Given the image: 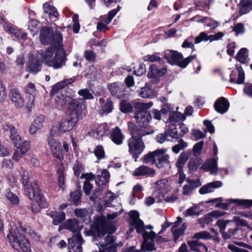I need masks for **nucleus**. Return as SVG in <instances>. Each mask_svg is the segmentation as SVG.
<instances>
[{
    "label": "nucleus",
    "mask_w": 252,
    "mask_h": 252,
    "mask_svg": "<svg viewBox=\"0 0 252 252\" xmlns=\"http://www.w3.org/2000/svg\"><path fill=\"white\" fill-rule=\"evenodd\" d=\"M25 91L26 94H28L34 96L36 91L34 84L32 83H28L25 87Z\"/></svg>",
    "instance_id": "13d9d810"
},
{
    "label": "nucleus",
    "mask_w": 252,
    "mask_h": 252,
    "mask_svg": "<svg viewBox=\"0 0 252 252\" xmlns=\"http://www.w3.org/2000/svg\"><path fill=\"white\" fill-rule=\"evenodd\" d=\"M203 144L204 143L203 141H200L194 146L193 148V153L194 155L197 156L200 154Z\"/></svg>",
    "instance_id": "e2e57ef3"
},
{
    "label": "nucleus",
    "mask_w": 252,
    "mask_h": 252,
    "mask_svg": "<svg viewBox=\"0 0 252 252\" xmlns=\"http://www.w3.org/2000/svg\"><path fill=\"white\" fill-rule=\"evenodd\" d=\"M229 103L227 100L222 97L219 98L214 104L215 110L219 113L223 114L228 109Z\"/></svg>",
    "instance_id": "bb28decb"
},
{
    "label": "nucleus",
    "mask_w": 252,
    "mask_h": 252,
    "mask_svg": "<svg viewBox=\"0 0 252 252\" xmlns=\"http://www.w3.org/2000/svg\"><path fill=\"white\" fill-rule=\"evenodd\" d=\"M229 204L231 203L237 204L239 205H244L247 207H249L252 205V200H240L236 199H229L227 200Z\"/></svg>",
    "instance_id": "37998d69"
},
{
    "label": "nucleus",
    "mask_w": 252,
    "mask_h": 252,
    "mask_svg": "<svg viewBox=\"0 0 252 252\" xmlns=\"http://www.w3.org/2000/svg\"><path fill=\"white\" fill-rule=\"evenodd\" d=\"M121 9V6L118 5L116 9L110 11L107 15V17L105 16L101 17V20L106 24H109L111 21L113 17L116 15L119 11Z\"/></svg>",
    "instance_id": "ea45409f"
},
{
    "label": "nucleus",
    "mask_w": 252,
    "mask_h": 252,
    "mask_svg": "<svg viewBox=\"0 0 252 252\" xmlns=\"http://www.w3.org/2000/svg\"><path fill=\"white\" fill-rule=\"evenodd\" d=\"M185 216H198L199 215V208L196 206H193L187 209L184 213Z\"/></svg>",
    "instance_id": "6e6d98bb"
},
{
    "label": "nucleus",
    "mask_w": 252,
    "mask_h": 252,
    "mask_svg": "<svg viewBox=\"0 0 252 252\" xmlns=\"http://www.w3.org/2000/svg\"><path fill=\"white\" fill-rule=\"evenodd\" d=\"M218 157L215 158H211L207 160L200 167V169L205 171H210L212 174H216L218 171L217 162Z\"/></svg>",
    "instance_id": "f3484780"
},
{
    "label": "nucleus",
    "mask_w": 252,
    "mask_h": 252,
    "mask_svg": "<svg viewBox=\"0 0 252 252\" xmlns=\"http://www.w3.org/2000/svg\"><path fill=\"white\" fill-rule=\"evenodd\" d=\"M31 142L29 141H25L23 142L20 141V144L18 146H15L19 149L21 155L25 154L31 148Z\"/></svg>",
    "instance_id": "a19ab883"
},
{
    "label": "nucleus",
    "mask_w": 252,
    "mask_h": 252,
    "mask_svg": "<svg viewBox=\"0 0 252 252\" xmlns=\"http://www.w3.org/2000/svg\"><path fill=\"white\" fill-rule=\"evenodd\" d=\"M117 209H119L120 211L118 212H115L112 214H108L107 215V218L109 220H113L116 218L118 216L123 213L124 209L122 208V204L120 202L116 205Z\"/></svg>",
    "instance_id": "4d7b16f0"
},
{
    "label": "nucleus",
    "mask_w": 252,
    "mask_h": 252,
    "mask_svg": "<svg viewBox=\"0 0 252 252\" xmlns=\"http://www.w3.org/2000/svg\"><path fill=\"white\" fill-rule=\"evenodd\" d=\"M40 62L36 59L33 55H29V61L28 63V71L33 74H36L40 70Z\"/></svg>",
    "instance_id": "aec40b11"
},
{
    "label": "nucleus",
    "mask_w": 252,
    "mask_h": 252,
    "mask_svg": "<svg viewBox=\"0 0 252 252\" xmlns=\"http://www.w3.org/2000/svg\"><path fill=\"white\" fill-rule=\"evenodd\" d=\"M189 153L188 152L182 153L178 158L175 165L178 169H182L184 165L189 158Z\"/></svg>",
    "instance_id": "4c0bfd02"
},
{
    "label": "nucleus",
    "mask_w": 252,
    "mask_h": 252,
    "mask_svg": "<svg viewBox=\"0 0 252 252\" xmlns=\"http://www.w3.org/2000/svg\"><path fill=\"white\" fill-rule=\"evenodd\" d=\"M186 117L182 113L179 112H173L170 114L168 121L170 123H173L181 120L184 121Z\"/></svg>",
    "instance_id": "79ce46f5"
},
{
    "label": "nucleus",
    "mask_w": 252,
    "mask_h": 252,
    "mask_svg": "<svg viewBox=\"0 0 252 252\" xmlns=\"http://www.w3.org/2000/svg\"><path fill=\"white\" fill-rule=\"evenodd\" d=\"M81 193L79 191L76 190L70 193V198L75 204H77L80 200Z\"/></svg>",
    "instance_id": "774afa93"
},
{
    "label": "nucleus",
    "mask_w": 252,
    "mask_h": 252,
    "mask_svg": "<svg viewBox=\"0 0 252 252\" xmlns=\"http://www.w3.org/2000/svg\"><path fill=\"white\" fill-rule=\"evenodd\" d=\"M2 128L4 131H9L10 139L13 142L14 146H18L20 144L21 136L18 133L17 130L14 126L4 124L2 125Z\"/></svg>",
    "instance_id": "ddd939ff"
},
{
    "label": "nucleus",
    "mask_w": 252,
    "mask_h": 252,
    "mask_svg": "<svg viewBox=\"0 0 252 252\" xmlns=\"http://www.w3.org/2000/svg\"><path fill=\"white\" fill-rule=\"evenodd\" d=\"M48 215L53 219V223L57 225L63 221L65 218L64 212H50Z\"/></svg>",
    "instance_id": "473e14b6"
},
{
    "label": "nucleus",
    "mask_w": 252,
    "mask_h": 252,
    "mask_svg": "<svg viewBox=\"0 0 252 252\" xmlns=\"http://www.w3.org/2000/svg\"><path fill=\"white\" fill-rule=\"evenodd\" d=\"M133 105L134 108L136 110L134 114V118L137 123L140 126L139 128L143 127L147 130H150L144 126L152 120L151 114L147 112V110L152 107L153 103L152 102L148 103L133 102ZM136 126L138 128L137 126Z\"/></svg>",
    "instance_id": "39448f33"
},
{
    "label": "nucleus",
    "mask_w": 252,
    "mask_h": 252,
    "mask_svg": "<svg viewBox=\"0 0 252 252\" xmlns=\"http://www.w3.org/2000/svg\"><path fill=\"white\" fill-rule=\"evenodd\" d=\"M38 24V22L34 20H31L29 22V29L30 30L33 36L36 35L37 33Z\"/></svg>",
    "instance_id": "864d4df0"
},
{
    "label": "nucleus",
    "mask_w": 252,
    "mask_h": 252,
    "mask_svg": "<svg viewBox=\"0 0 252 252\" xmlns=\"http://www.w3.org/2000/svg\"><path fill=\"white\" fill-rule=\"evenodd\" d=\"M78 93L84 99H91L94 98L92 94L87 89L81 90L78 91Z\"/></svg>",
    "instance_id": "052dcab7"
},
{
    "label": "nucleus",
    "mask_w": 252,
    "mask_h": 252,
    "mask_svg": "<svg viewBox=\"0 0 252 252\" xmlns=\"http://www.w3.org/2000/svg\"><path fill=\"white\" fill-rule=\"evenodd\" d=\"M13 248L19 252H31V245L28 239L20 234L18 230L10 231L7 236Z\"/></svg>",
    "instance_id": "423d86ee"
},
{
    "label": "nucleus",
    "mask_w": 252,
    "mask_h": 252,
    "mask_svg": "<svg viewBox=\"0 0 252 252\" xmlns=\"http://www.w3.org/2000/svg\"><path fill=\"white\" fill-rule=\"evenodd\" d=\"M186 228L185 223H182V219L180 217L177 218L176 221L172 226V231L174 236V241H176L180 235L184 233Z\"/></svg>",
    "instance_id": "dca6fc26"
},
{
    "label": "nucleus",
    "mask_w": 252,
    "mask_h": 252,
    "mask_svg": "<svg viewBox=\"0 0 252 252\" xmlns=\"http://www.w3.org/2000/svg\"><path fill=\"white\" fill-rule=\"evenodd\" d=\"M49 149L53 155L60 160L63 159L64 152L62 150L61 144L59 141L51 137L48 139Z\"/></svg>",
    "instance_id": "9b49d317"
},
{
    "label": "nucleus",
    "mask_w": 252,
    "mask_h": 252,
    "mask_svg": "<svg viewBox=\"0 0 252 252\" xmlns=\"http://www.w3.org/2000/svg\"><path fill=\"white\" fill-rule=\"evenodd\" d=\"M196 57V56L194 55L183 59L182 53L174 50H167L164 54V57L168 63L171 64H176L182 68H185Z\"/></svg>",
    "instance_id": "6e6552de"
},
{
    "label": "nucleus",
    "mask_w": 252,
    "mask_h": 252,
    "mask_svg": "<svg viewBox=\"0 0 252 252\" xmlns=\"http://www.w3.org/2000/svg\"><path fill=\"white\" fill-rule=\"evenodd\" d=\"M144 62H156L162 61L161 58L158 56V53L145 56L143 58Z\"/></svg>",
    "instance_id": "3c124183"
},
{
    "label": "nucleus",
    "mask_w": 252,
    "mask_h": 252,
    "mask_svg": "<svg viewBox=\"0 0 252 252\" xmlns=\"http://www.w3.org/2000/svg\"><path fill=\"white\" fill-rule=\"evenodd\" d=\"M252 10V0H241L240 13L245 14Z\"/></svg>",
    "instance_id": "f704fd0d"
},
{
    "label": "nucleus",
    "mask_w": 252,
    "mask_h": 252,
    "mask_svg": "<svg viewBox=\"0 0 252 252\" xmlns=\"http://www.w3.org/2000/svg\"><path fill=\"white\" fill-rule=\"evenodd\" d=\"M110 138L115 144L120 145L123 143L125 135L122 133L121 129L117 126L112 130L111 133Z\"/></svg>",
    "instance_id": "cd10ccee"
},
{
    "label": "nucleus",
    "mask_w": 252,
    "mask_h": 252,
    "mask_svg": "<svg viewBox=\"0 0 252 252\" xmlns=\"http://www.w3.org/2000/svg\"><path fill=\"white\" fill-rule=\"evenodd\" d=\"M118 198V196L115 195L111 191H107L104 197L103 201L105 207H116L113 203Z\"/></svg>",
    "instance_id": "72a5a7b5"
},
{
    "label": "nucleus",
    "mask_w": 252,
    "mask_h": 252,
    "mask_svg": "<svg viewBox=\"0 0 252 252\" xmlns=\"http://www.w3.org/2000/svg\"><path fill=\"white\" fill-rule=\"evenodd\" d=\"M94 229L99 236H103L106 233H113L116 229L113 225L108 223L104 216L97 218L94 222Z\"/></svg>",
    "instance_id": "9d476101"
},
{
    "label": "nucleus",
    "mask_w": 252,
    "mask_h": 252,
    "mask_svg": "<svg viewBox=\"0 0 252 252\" xmlns=\"http://www.w3.org/2000/svg\"><path fill=\"white\" fill-rule=\"evenodd\" d=\"M236 71H233L230 74V82L238 84H243L245 80L244 71L240 65H236Z\"/></svg>",
    "instance_id": "2eb2a0df"
},
{
    "label": "nucleus",
    "mask_w": 252,
    "mask_h": 252,
    "mask_svg": "<svg viewBox=\"0 0 252 252\" xmlns=\"http://www.w3.org/2000/svg\"><path fill=\"white\" fill-rule=\"evenodd\" d=\"M231 221V220H219L217 222V225L220 227V232L224 239L230 238L231 236L234 235L235 231L237 230L236 228H235L234 229H230L228 230L227 232H225L226 225Z\"/></svg>",
    "instance_id": "4468645a"
},
{
    "label": "nucleus",
    "mask_w": 252,
    "mask_h": 252,
    "mask_svg": "<svg viewBox=\"0 0 252 252\" xmlns=\"http://www.w3.org/2000/svg\"><path fill=\"white\" fill-rule=\"evenodd\" d=\"M83 240L80 234H74L73 236L68 239V249L69 252H82L81 245Z\"/></svg>",
    "instance_id": "f8f14e48"
},
{
    "label": "nucleus",
    "mask_w": 252,
    "mask_h": 252,
    "mask_svg": "<svg viewBox=\"0 0 252 252\" xmlns=\"http://www.w3.org/2000/svg\"><path fill=\"white\" fill-rule=\"evenodd\" d=\"M4 29L6 31L9 32L10 33L13 34L16 37L25 40L27 38V33L22 32L20 30L15 29L13 28L5 25Z\"/></svg>",
    "instance_id": "e433bc0d"
},
{
    "label": "nucleus",
    "mask_w": 252,
    "mask_h": 252,
    "mask_svg": "<svg viewBox=\"0 0 252 252\" xmlns=\"http://www.w3.org/2000/svg\"><path fill=\"white\" fill-rule=\"evenodd\" d=\"M84 56L86 60L88 61H94L96 57V55L94 52L91 50H86L85 51Z\"/></svg>",
    "instance_id": "0e129e2a"
},
{
    "label": "nucleus",
    "mask_w": 252,
    "mask_h": 252,
    "mask_svg": "<svg viewBox=\"0 0 252 252\" xmlns=\"http://www.w3.org/2000/svg\"><path fill=\"white\" fill-rule=\"evenodd\" d=\"M188 146L187 143L183 139L179 140V143L172 147V151L175 154H178L180 151Z\"/></svg>",
    "instance_id": "de8ad7c7"
},
{
    "label": "nucleus",
    "mask_w": 252,
    "mask_h": 252,
    "mask_svg": "<svg viewBox=\"0 0 252 252\" xmlns=\"http://www.w3.org/2000/svg\"><path fill=\"white\" fill-rule=\"evenodd\" d=\"M156 174V171L147 166L141 165L136 168L133 172V175L135 176H154Z\"/></svg>",
    "instance_id": "b1692460"
},
{
    "label": "nucleus",
    "mask_w": 252,
    "mask_h": 252,
    "mask_svg": "<svg viewBox=\"0 0 252 252\" xmlns=\"http://www.w3.org/2000/svg\"><path fill=\"white\" fill-rule=\"evenodd\" d=\"M9 153V149L0 141V157L7 156Z\"/></svg>",
    "instance_id": "69168bd1"
},
{
    "label": "nucleus",
    "mask_w": 252,
    "mask_h": 252,
    "mask_svg": "<svg viewBox=\"0 0 252 252\" xmlns=\"http://www.w3.org/2000/svg\"><path fill=\"white\" fill-rule=\"evenodd\" d=\"M74 81V79L72 78L65 79L57 83L53 88V92L57 94V99H56L57 103L61 105L69 104V109L70 110H71L68 118L62 120L59 126L58 130L61 133H65L72 129L79 121L78 114L79 106L78 104L74 102L71 103V98L69 96L64 95L63 91L61 93H58L60 89L72 83Z\"/></svg>",
    "instance_id": "f257e3e1"
},
{
    "label": "nucleus",
    "mask_w": 252,
    "mask_h": 252,
    "mask_svg": "<svg viewBox=\"0 0 252 252\" xmlns=\"http://www.w3.org/2000/svg\"><path fill=\"white\" fill-rule=\"evenodd\" d=\"M223 215V213H220L218 211H213L210 213L209 215L206 216L204 218L205 221L207 223H209L210 222L212 221V219L211 218V216L217 218L219 217L222 216Z\"/></svg>",
    "instance_id": "680f3d73"
},
{
    "label": "nucleus",
    "mask_w": 252,
    "mask_h": 252,
    "mask_svg": "<svg viewBox=\"0 0 252 252\" xmlns=\"http://www.w3.org/2000/svg\"><path fill=\"white\" fill-rule=\"evenodd\" d=\"M94 153L98 159H102L105 157V152L102 146L98 145L96 146L94 151Z\"/></svg>",
    "instance_id": "5fc2aeb1"
},
{
    "label": "nucleus",
    "mask_w": 252,
    "mask_h": 252,
    "mask_svg": "<svg viewBox=\"0 0 252 252\" xmlns=\"http://www.w3.org/2000/svg\"><path fill=\"white\" fill-rule=\"evenodd\" d=\"M37 57L54 69H59L65 64L64 51L62 46H49L45 50H39Z\"/></svg>",
    "instance_id": "20e7f679"
},
{
    "label": "nucleus",
    "mask_w": 252,
    "mask_h": 252,
    "mask_svg": "<svg viewBox=\"0 0 252 252\" xmlns=\"http://www.w3.org/2000/svg\"><path fill=\"white\" fill-rule=\"evenodd\" d=\"M170 156L168 154H159L157 157L156 166L158 168H163L165 165L168 164Z\"/></svg>",
    "instance_id": "7c9ffc66"
},
{
    "label": "nucleus",
    "mask_w": 252,
    "mask_h": 252,
    "mask_svg": "<svg viewBox=\"0 0 252 252\" xmlns=\"http://www.w3.org/2000/svg\"><path fill=\"white\" fill-rule=\"evenodd\" d=\"M24 188L26 194L30 199H34L41 208L46 207L47 202L45 197L36 185L33 187L30 184L24 186Z\"/></svg>",
    "instance_id": "1a4fd4ad"
},
{
    "label": "nucleus",
    "mask_w": 252,
    "mask_h": 252,
    "mask_svg": "<svg viewBox=\"0 0 252 252\" xmlns=\"http://www.w3.org/2000/svg\"><path fill=\"white\" fill-rule=\"evenodd\" d=\"M40 40L42 44H50V46H62L63 37L58 31L55 32L48 28H43L40 32Z\"/></svg>",
    "instance_id": "0eeeda50"
},
{
    "label": "nucleus",
    "mask_w": 252,
    "mask_h": 252,
    "mask_svg": "<svg viewBox=\"0 0 252 252\" xmlns=\"http://www.w3.org/2000/svg\"><path fill=\"white\" fill-rule=\"evenodd\" d=\"M236 59L243 63L246 62L248 59V50L246 48L241 49L236 56Z\"/></svg>",
    "instance_id": "49530a36"
},
{
    "label": "nucleus",
    "mask_w": 252,
    "mask_h": 252,
    "mask_svg": "<svg viewBox=\"0 0 252 252\" xmlns=\"http://www.w3.org/2000/svg\"><path fill=\"white\" fill-rule=\"evenodd\" d=\"M128 129L131 135L127 142L128 152L136 161L146 147L142 138L153 133L154 131L147 130L143 127L137 128L132 122L128 123Z\"/></svg>",
    "instance_id": "f03ea898"
},
{
    "label": "nucleus",
    "mask_w": 252,
    "mask_h": 252,
    "mask_svg": "<svg viewBox=\"0 0 252 252\" xmlns=\"http://www.w3.org/2000/svg\"><path fill=\"white\" fill-rule=\"evenodd\" d=\"M64 228L67 229L75 234H80L82 227L80 225L79 222L75 219H69L67 220L65 224Z\"/></svg>",
    "instance_id": "a878e982"
},
{
    "label": "nucleus",
    "mask_w": 252,
    "mask_h": 252,
    "mask_svg": "<svg viewBox=\"0 0 252 252\" xmlns=\"http://www.w3.org/2000/svg\"><path fill=\"white\" fill-rule=\"evenodd\" d=\"M222 185V182L219 181L210 182L202 187L199 192L201 194L209 193L212 192L214 189L221 187Z\"/></svg>",
    "instance_id": "393cba45"
},
{
    "label": "nucleus",
    "mask_w": 252,
    "mask_h": 252,
    "mask_svg": "<svg viewBox=\"0 0 252 252\" xmlns=\"http://www.w3.org/2000/svg\"><path fill=\"white\" fill-rule=\"evenodd\" d=\"M129 223L136 229L137 233L142 232L144 241L141 245L143 249L146 251H153L156 249L154 244V239L156 234L153 231L148 232L145 230V228L152 229L153 226L151 225L145 226L143 222L139 219V214L136 211H131L129 212Z\"/></svg>",
    "instance_id": "7ed1b4c3"
},
{
    "label": "nucleus",
    "mask_w": 252,
    "mask_h": 252,
    "mask_svg": "<svg viewBox=\"0 0 252 252\" xmlns=\"http://www.w3.org/2000/svg\"><path fill=\"white\" fill-rule=\"evenodd\" d=\"M64 171V166L62 164H61L59 166L57 171V174L58 179V186L62 190H63L65 188Z\"/></svg>",
    "instance_id": "c756f323"
},
{
    "label": "nucleus",
    "mask_w": 252,
    "mask_h": 252,
    "mask_svg": "<svg viewBox=\"0 0 252 252\" xmlns=\"http://www.w3.org/2000/svg\"><path fill=\"white\" fill-rule=\"evenodd\" d=\"M113 109V103L112 101L107 100L104 106L103 107L102 110L100 111V113L101 115L104 113H111Z\"/></svg>",
    "instance_id": "bf43d9fd"
},
{
    "label": "nucleus",
    "mask_w": 252,
    "mask_h": 252,
    "mask_svg": "<svg viewBox=\"0 0 252 252\" xmlns=\"http://www.w3.org/2000/svg\"><path fill=\"white\" fill-rule=\"evenodd\" d=\"M188 244L190 249L193 251L207 252L208 251L207 247L198 241H189L188 242Z\"/></svg>",
    "instance_id": "2f4dec72"
},
{
    "label": "nucleus",
    "mask_w": 252,
    "mask_h": 252,
    "mask_svg": "<svg viewBox=\"0 0 252 252\" xmlns=\"http://www.w3.org/2000/svg\"><path fill=\"white\" fill-rule=\"evenodd\" d=\"M167 151V149L166 148H161L150 152L143 157V161L145 163H150L156 164L157 156H158L159 154H166Z\"/></svg>",
    "instance_id": "a211bd4d"
},
{
    "label": "nucleus",
    "mask_w": 252,
    "mask_h": 252,
    "mask_svg": "<svg viewBox=\"0 0 252 252\" xmlns=\"http://www.w3.org/2000/svg\"><path fill=\"white\" fill-rule=\"evenodd\" d=\"M211 35H208L205 32H201L199 35L196 36L195 39V44H198L202 41H210L211 42Z\"/></svg>",
    "instance_id": "09e8293b"
},
{
    "label": "nucleus",
    "mask_w": 252,
    "mask_h": 252,
    "mask_svg": "<svg viewBox=\"0 0 252 252\" xmlns=\"http://www.w3.org/2000/svg\"><path fill=\"white\" fill-rule=\"evenodd\" d=\"M19 172L21 175V181L22 184L23 185L24 187L31 184L29 183V179H30L29 172L28 171L24 170L23 168H21Z\"/></svg>",
    "instance_id": "c03bdc74"
},
{
    "label": "nucleus",
    "mask_w": 252,
    "mask_h": 252,
    "mask_svg": "<svg viewBox=\"0 0 252 252\" xmlns=\"http://www.w3.org/2000/svg\"><path fill=\"white\" fill-rule=\"evenodd\" d=\"M98 176L99 177L100 181L101 183H97V181L95 182L99 186H102L108 183L110 178V174L106 169L102 170L100 172V175Z\"/></svg>",
    "instance_id": "58836bf2"
},
{
    "label": "nucleus",
    "mask_w": 252,
    "mask_h": 252,
    "mask_svg": "<svg viewBox=\"0 0 252 252\" xmlns=\"http://www.w3.org/2000/svg\"><path fill=\"white\" fill-rule=\"evenodd\" d=\"M194 238L196 239H210L211 237L209 232L203 231L196 233L194 235Z\"/></svg>",
    "instance_id": "338daca9"
},
{
    "label": "nucleus",
    "mask_w": 252,
    "mask_h": 252,
    "mask_svg": "<svg viewBox=\"0 0 252 252\" xmlns=\"http://www.w3.org/2000/svg\"><path fill=\"white\" fill-rule=\"evenodd\" d=\"M167 72L165 67L158 68L156 65L153 64L149 67V71L147 76L149 78L157 79L164 75Z\"/></svg>",
    "instance_id": "6ab92c4d"
},
{
    "label": "nucleus",
    "mask_w": 252,
    "mask_h": 252,
    "mask_svg": "<svg viewBox=\"0 0 252 252\" xmlns=\"http://www.w3.org/2000/svg\"><path fill=\"white\" fill-rule=\"evenodd\" d=\"M108 89L113 95L119 98L121 96L124 91V86L121 83L115 82L108 86Z\"/></svg>",
    "instance_id": "c85d7f7f"
},
{
    "label": "nucleus",
    "mask_w": 252,
    "mask_h": 252,
    "mask_svg": "<svg viewBox=\"0 0 252 252\" xmlns=\"http://www.w3.org/2000/svg\"><path fill=\"white\" fill-rule=\"evenodd\" d=\"M43 7L44 12L45 13H47L51 15H53L55 17H58L59 15L58 13L57 12L56 9L54 6L49 4L47 3H45L43 4Z\"/></svg>",
    "instance_id": "a18cd8bd"
},
{
    "label": "nucleus",
    "mask_w": 252,
    "mask_h": 252,
    "mask_svg": "<svg viewBox=\"0 0 252 252\" xmlns=\"http://www.w3.org/2000/svg\"><path fill=\"white\" fill-rule=\"evenodd\" d=\"M155 189L159 191V193L163 195L169 191L170 186L167 179H163L158 181L155 184Z\"/></svg>",
    "instance_id": "4be33fe9"
},
{
    "label": "nucleus",
    "mask_w": 252,
    "mask_h": 252,
    "mask_svg": "<svg viewBox=\"0 0 252 252\" xmlns=\"http://www.w3.org/2000/svg\"><path fill=\"white\" fill-rule=\"evenodd\" d=\"M44 121V116L41 115L36 117L29 128V133L31 135L35 134L38 130L42 127Z\"/></svg>",
    "instance_id": "5701e85b"
},
{
    "label": "nucleus",
    "mask_w": 252,
    "mask_h": 252,
    "mask_svg": "<svg viewBox=\"0 0 252 252\" xmlns=\"http://www.w3.org/2000/svg\"><path fill=\"white\" fill-rule=\"evenodd\" d=\"M168 136H170L172 138L177 139L180 136V133L178 132L176 128L173 124L170 126L169 129L165 131Z\"/></svg>",
    "instance_id": "603ef678"
},
{
    "label": "nucleus",
    "mask_w": 252,
    "mask_h": 252,
    "mask_svg": "<svg viewBox=\"0 0 252 252\" xmlns=\"http://www.w3.org/2000/svg\"><path fill=\"white\" fill-rule=\"evenodd\" d=\"M9 96L14 106L21 108L24 105V100L18 90L13 89L11 90Z\"/></svg>",
    "instance_id": "412c9836"
},
{
    "label": "nucleus",
    "mask_w": 252,
    "mask_h": 252,
    "mask_svg": "<svg viewBox=\"0 0 252 252\" xmlns=\"http://www.w3.org/2000/svg\"><path fill=\"white\" fill-rule=\"evenodd\" d=\"M133 107L130 102L123 100L120 103V109L122 112L126 113L131 112L132 110Z\"/></svg>",
    "instance_id": "8fccbe9b"
},
{
    "label": "nucleus",
    "mask_w": 252,
    "mask_h": 252,
    "mask_svg": "<svg viewBox=\"0 0 252 252\" xmlns=\"http://www.w3.org/2000/svg\"><path fill=\"white\" fill-rule=\"evenodd\" d=\"M139 95L144 98H153L155 96V93L152 89L145 86L141 88Z\"/></svg>",
    "instance_id": "c9c22d12"
}]
</instances>
